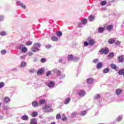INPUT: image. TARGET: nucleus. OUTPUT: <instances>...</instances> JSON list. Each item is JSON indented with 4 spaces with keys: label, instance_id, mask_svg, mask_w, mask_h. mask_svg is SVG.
Wrapping results in <instances>:
<instances>
[{
    "label": "nucleus",
    "instance_id": "13d9d810",
    "mask_svg": "<svg viewBox=\"0 0 124 124\" xmlns=\"http://www.w3.org/2000/svg\"><path fill=\"white\" fill-rule=\"evenodd\" d=\"M51 74V71H48L46 72V76H49Z\"/></svg>",
    "mask_w": 124,
    "mask_h": 124
},
{
    "label": "nucleus",
    "instance_id": "a18cd8bd",
    "mask_svg": "<svg viewBox=\"0 0 124 124\" xmlns=\"http://www.w3.org/2000/svg\"><path fill=\"white\" fill-rule=\"evenodd\" d=\"M62 118V116H61V114H58L57 115H56V119L57 120H60V119H61Z\"/></svg>",
    "mask_w": 124,
    "mask_h": 124
},
{
    "label": "nucleus",
    "instance_id": "20e7f679",
    "mask_svg": "<svg viewBox=\"0 0 124 124\" xmlns=\"http://www.w3.org/2000/svg\"><path fill=\"white\" fill-rule=\"evenodd\" d=\"M108 52H109V49H108V48H103L100 51V53L101 54V55L103 54L106 55V54H108Z\"/></svg>",
    "mask_w": 124,
    "mask_h": 124
},
{
    "label": "nucleus",
    "instance_id": "dca6fc26",
    "mask_svg": "<svg viewBox=\"0 0 124 124\" xmlns=\"http://www.w3.org/2000/svg\"><path fill=\"white\" fill-rule=\"evenodd\" d=\"M43 72H44L43 69H41L37 72V75H41L43 73Z\"/></svg>",
    "mask_w": 124,
    "mask_h": 124
},
{
    "label": "nucleus",
    "instance_id": "6e6d98bb",
    "mask_svg": "<svg viewBox=\"0 0 124 124\" xmlns=\"http://www.w3.org/2000/svg\"><path fill=\"white\" fill-rule=\"evenodd\" d=\"M4 18V16H0V21H3Z\"/></svg>",
    "mask_w": 124,
    "mask_h": 124
},
{
    "label": "nucleus",
    "instance_id": "338daca9",
    "mask_svg": "<svg viewBox=\"0 0 124 124\" xmlns=\"http://www.w3.org/2000/svg\"><path fill=\"white\" fill-rule=\"evenodd\" d=\"M32 55H33V53H32V52H30L29 53V56H32Z\"/></svg>",
    "mask_w": 124,
    "mask_h": 124
},
{
    "label": "nucleus",
    "instance_id": "052dcab7",
    "mask_svg": "<svg viewBox=\"0 0 124 124\" xmlns=\"http://www.w3.org/2000/svg\"><path fill=\"white\" fill-rule=\"evenodd\" d=\"M82 26H83V24L81 22L78 24V28H82Z\"/></svg>",
    "mask_w": 124,
    "mask_h": 124
},
{
    "label": "nucleus",
    "instance_id": "5701e85b",
    "mask_svg": "<svg viewBox=\"0 0 124 124\" xmlns=\"http://www.w3.org/2000/svg\"><path fill=\"white\" fill-rule=\"evenodd\" d=\"M31 51L32 52H38V51H39V49L36 48L34 46L31 48Z\"/></svg>",
    "mask_w": 124,
    "mask_h": 124
},
{
    "label": "nucleus",
    "instance_id": "4468645a",
    "mask_svg": "<svg viewBox=\"0 0 124 124\" xmlns=\"http://www.w3.org/2000/svg\"><path fill=\"white\" fill-rule=\"evenodd\" d=\"M81 23L83 24V25H86V24L88 23V20L86 18H83L81 20Z\"/></svg>",
    "mask_w": 124,
    "mask_h": 124
},
{
    "label": "nucleus",
    "instance_id": "412c9836",
    "mask_svg": "<svg viewBox=\"0 0 124 124\" xmlns=\"http://www.w3.org/2000/svg\"><path fill=\"white\" fill-rule=\"evenodd\" d=\"M34 46L37 49H39V48H40V47L41 46V45L39 43H36L34 44Z\"/></svg>",
    "mask_w": 124,
    "mask_h": 124
},
{
    "label": "nucleus",
    "instance_id": "1a4fd4ad",
    "mask_svg": "<svg viewBox=\"0 0 124 124\" xmlns=\"http://www.w3.org/2000/svg\"><path fill=\"white\" fill-rule=\"evenodd\" d=\"M102 65H103V64H102V62H100L98 63L96 65L97 69H100V68H101V67H102Z\"/></svg>",
    "mask_w": 124,
    "mask_h": 124
},
{
    "label": "nucleus",
    "instance_id": "09e8293b",
    "mask_svg": "<svg viewBox=\"0 0 124 124\" xmlns=\"http://www.w3.org/2000/svg\"><path fill=\"white\" fill-rule=\"evenodd\" d=\"M3 87H4V83L0 82V89H1V88H3Z\"/></svg>",
    "mask_w": 124,
    "mask_h": 124
},
{
    "label": "nucleus",
    "instance_id": "cd10ccee",
    "mask_svg": "<svg viewBox=\"0 0 124 124\" xmlns=\"http://www.w3.org/2000/svg\"><path fill=\"white\" fill-rule=\"evenodd\" d=\"M27 66V62H22L20 65V67H25V66Z\"/></svg>",
    "mask_w": 124,
    "mask_h": 124
},
{
    "label": "nucleus",
    "instance_id": "9d476101",
    "mask_svg": "<svg viewBox=\"0 0 124 124\" xmlns=\"http://www.w3.org/2000/svg\"><path fill=\"white\" fill-rule=\"evenodd\" d=\"M30 124H37V121L35 119H32L31 120Z\"/></svg>",
    "mask_w": 124,
    "mask_h": 124
},
{
    "label": "nucleus",
    "instance_id": "c85d7f7f",
    "mask_svg": "<svg viewBox=\"0 0 124 124\" xmlns=\"http://www.w3.org/2000/svg\"><path fill=\"white\" fill-rule=\"evenodd\" d=\"M107 30L108 31H112L113 30V26L109 25L107 27Z\"/></svg>",
    "mask_w": 124,
    "mask_h": 124
},
{
    "label": "nucleus",
    "instance_id": "a19ab883",
    "mask_svg": "<svg viewBox=\"0 0 124 124\" xmlns=\"http://www.w3.org/2000/svg\"><path fill=\"white\" fill-rule=\"evenodd\" d=\"M21 51L23 53H26V52H27V51H28V49L26 47H23L22 49H21Z\"/></svg>",
    "mask_w": 124,
    "mask_h": 124
},
{
    "label": "nucleus",
    "instance_id": "603ef678",
    "mask_svg": "<svg viewBox=\"0 0 124 124\" xmlns=\"http://www.w3.org/2000/svg\"><path fill=\"white\" fill-rule=\"evenodd\" d=\"M115 44H116V45H120V44H121V42L119 41H116L114 42Z\"/></svg>",
    "mask_w": 124,
    "mask_h": 124
},
{
    "label": "nucleus",
    "instance_id": "f257e3e1",
    "mask_svg": "<svg viewBox=\"0 0 124 124\" xmlns=\"http://www.w3.org/2000/svg\"><path fill=\"white\" fill-rule=\"evenodd\" d=\"M53 71L54 73L57 74V76L60 78V79H64V78H65V75L62 74L61 71H59L58 69H54Z\"/></svg>",
    "mask_w": 124,
    "mask_h": 124
},
{
    "label": "nucleus",
    "instance_id": "c756f323",
    "mask_svg": "<svg viewBox=\"0 0 124 124\" xmlns=\"http://www.w3.org/2000/svg\"><path fill=\"white\" fill-rule=\"evenodd\" d=\"M79 60H80V58L77 57V56H75L73 58V61L74 62H78V61H79Z\"/></svg>",
    "mask_w": 124,
    "mask_h": 124
},
{
    "label": "nucleus",
    "instance_id": "2eb2a0df",
    "mask_svg": "<svg viewBox=\"0 0 124 124\" xmlns=\"http://www.w3.org/2000/svg\"><path fill=\"white\" fill-rule=\"evenodd\" d=\"M9 101H10V98H9V97H5L4 98V103H8V102H9Z\"/></svg>",
    "mask_w": 124,
    "mask_h": 124
},
{
    "label": "nucleus",
    "instance_id": "ea45409f",
    "mask_svg": "<svg viewBox=\"0 0 124 124\" xmlns=\"http://www.w3.org/2000/svg\"><path fill=\"white\" fill-rule=\"evenodd\" d=\"M16 3L19 6H20L23 4V2H22L20 0H17L16 1Z\"/></svg>",
    "mask_w": 124,
    "mask_h": 124
},
{
    "label": "nucleus",
    "instance_id": "0e129e2a",
    "mask_svg": "<svg viewBox=\"0 0 124 124\" xmlns=\"http://www.w3.org/2000/svg\"><path fill=\"white\" fill-rule=\"evenodd\" d=\"M17 69L16 68H14L12 69V71H17Z\"/></svg>",
    "mask_w": 124,
    "mask_h": 124
},
{
    "label": "nucleus",
    "instance_id": "79ce46f5",
    "mask_svg": "<svg viewBox=\"0 0 124 124\" xmlns=\"http://www.w3.org/2000/svg\"><path fill=\"white\" fill-rule=\"evenodd\" d=\"M32 44V42L31 41L27 42L26 43V45L27 46H31Z\"/></svg>",
    "mask_w": 124,
    "mask_h": 124
},
{
    "label": "nucleus",
    "instance_id": "5fc2aeb1",
    "mask_svg": "<svg viewBox=\"0 0 124 124\" xmlns=\"http://www.w3.org/2000/svg\"><path fill=\"white\" fill-rule=\"evenodd\" d=\"M41 62H46V59L45 58H42L41 59Z\"/></svg>",
    "mask_w": 124,
    "mask_h": 124
},
{
    "label": "nucleus",
    "instance_id": "6ab92c4d",
    "mask_svg": "<svg viewBox=\"0 0 124 124\" xmlns=\"http://www.w3.org/2000/svg\"><path fill=\"white\" fill-rule=\"evenodd\" d=\"M32 105L33 107L36 108L37 106H38V102L36 101H33L32 103Z\"/></svg>",
    "mask_w": 124,
    "mask_h": 124
},
{
    "label": "nucleus",
    "instance_id": "473e14b6",
    "mask_svg": "<svg viewBox=\"0 0 124 124\" xmlns=\"http://www.w3.org/2000/svg\"><path fill=\"white\" fill-rule=\"evenodd\" d=\"M93 19H94V17L93 16H90L89 17V21L90 22H93Z\"/></svg>",
    "mask_w": 124,
    "mask_h": 124
},
{
    "label": "nucleus",
    "instance_id": "b1692460",
    "mask_svg": "<svg viewBox=\"0 0 124 124\" xmlns=\"http://www.w3.org/2000/svg\"><path fill=\"white\" fill-rule=\"evenodd\" d=\"M73 58H74L73 56L71 54L67 56V59L68 61H73Z\"/></svg>",
    "mask_w": 124,
    "mask_h": 124
},
{
    "label": "nucleus",
    "instance_id": "de8ad7c7",
    "mask_svg": "<svg viewBox=\"0 0 124 124\" xmlns=\"http://www.w3.org/2000/svg\"><path fill=\"white\" fill-rule=\"evenodd\" d=\"M24 47V45H20L18 46V48L19 50H22L23 47Z\"/></svg>",
    "mask_w": 124,
    "mask_h": 124
},
{
    "label": "nucleus",
    "instance_id": "72a5a7b5",
    "mask_svg": "<svg viewBox=\"0 0 124 124\" xmlns=\"http://www.w3.org/2000/svg\"><path fill=\"white\" fill-rule=\"evenodd\" d=\"M115 42V40H114V39L112 38V39H110L108 40V43L109 44H114V43Z\"/></svg>",
    "mask_w": 124,
    "mask_h": 124
},
{
    "label": "nucleus",
    "instance_id": "69168bd1",
    "mask_svg": "<svg viewBox=\"0 0 124 124\" xmlns=\"http://www.w3.org/2000/svg\"><path fill=\"white\" fill-rule=\"evenodd\" d=\"M25 58H26V56L25 55L20 56V59H25Z\"/></svg>",
    "mask_w": 124,
    "mask_h": 124
},
{
    "label": "nucleus",
    "instance_id": "ddd939ff",
    "mask_svg": "<svg viewBox=\"0 0 124 124\" xmlns=\"http://www.w3.org/2000/svg\"><path fill=\"white\" fill-rule=\"evenodd\" d=\"M122 91L123 90L121 89L116 90V93L117 95H120V94H121V93H122Z\"/></svg>",
    "mask_w": 124,
    "mask_h": 124
},
{
    "label": "nucleus",
    "instance_id": "4be33fe9",
    "mask_svg": "<svg viewBox=\"0 0 124 124\" xmlns=\"http://www.w3.org/2000/svg\"><path fill=\"white\" fill-rule=\"evenodd\" d=\"M34 46L37 49H39V48H40V47L41 46V45L39 43H36L34 44Z\"/></svg>",
    "mask_w": 124,
    "mask_h": 124
},
{
    "label": "nucleus",
    "instance_id": "8fccbe9b",
    "mask_svg": "<svg viewBox=\"0 0 124 124\" xmlns=\"http://www.w3.org/2000/svg\"><path fill=\"white\" fill-rule=\"evenodd\" d=\"M51 47L52 46H51L50 45H47L45 46V48H46V49H50V48H51Z\"/></svg>",
    "mask_w": 124,
    "mask_h": 124
},
{
    "label": "nucleus",
    "instance_id": "680f3d73",
    "mask_svg": "<svg viewBox=\"0 0 124 124\" xmlns=\"http://www.w3.org/2000/svg\"><path fill=\"white\" fill-rule=\"evenodd\" d=\"M34 69H31V70H30V72H31V73H33V72H34Z\"/></svg>",
    "mask_w": 124,
    "mask_h": 124
},
{
    "label": "nucleus",
    "instance_id": "2f4dec72",
    "mask_svg": "<svg viewBox=\"0 0 124 124\" xmlns=\"http://www.w3.org/2000/svg\"><path fill=\"white\" fill-rule=\"evenodd\" d=\"M51 40L52 41H58V40H59V38L55 36H52L51 37Z\"/></svg>",
    "mask_w": 124,
    "mask_h": 124
},
{
    "label": "nucleus",
    "instance_id": "c03bdc74",
    "mask_svg": "<svg viewBox=\"0 0 124 124\" xmlns=\"http://www.w3.org/2000/svg\"><path fill=\"white\" fill-rule=\"evenodd\" d=\"M20 6V7H22V8H23V9H26L27 8V6H26V5H25L23 3H22V4Z\"/></svg>",
    "mask_w": 124,
    "mask_h": 124
},
{
    "label": "nucleus",
    "instance_id": "774afa93",
    "mask_svg": "<svg viewBox=\"0 0 124 124\" xmlns=\"http://www.w3.org/2000/svg\"><path fill=\"white\" fill-rule=\"evenodd\" d=\"M62 62V59H60L59 60V62Z\"/></svg>",
    "mask_w": 124,
    "mask_h": 124
},
{
    "label": "nucleus",
    "instance_id": "e2e57ef3",
    "mask_svg": "<svg viewBox=\"0 0 124 124\" xmlns=\"http://www.w3.org/2000/svg\"><path fill=\"white\" fill-rule=\"evenodd\" d=\"M62 121L63 122H64V121H66V117L62 118Z\"/></svg>",
    "mask_w": 124,
    "mask_h": 124
},
{
    "label": "nucleus",
    "instance_id": "49530a36",
    "mask_svg": "<svg viewBox=\"0 0 124 124\" xmlns=\"http://www.w3.org/2000/svg\"><path fill=\"white\" fill-rule=\"evenodd\" d=\"M99 61V60H98V59H95L93 60V63H97V62H98Z\"/></svg>",
    "mask_w": 124,
    "mask_h": 124
},
{
    "label": "nucleus",
    "instance_id": "c9c22d12",
    "mask_svg": "<svg viewBox=\"0 0 124 124\" xmlns=\"http://www.w3.org/2000/svg\"><path fill=\"white\" fill-rule=\"evenodd\" d=\"M114 52L109 53V54L108 55V59H111V58H113L114 57Z\"/></svg>",
    "mask_w": 124,
    "mask_h": 124
},
{
    "label": "nucleus",
    "instance_id": "7ed1b4c3",
    "mask_svg": "<svg viewBox=\"0 0 124 124\" xmlns=\"http://www.w3.org/2000/svg\"><path fill=\"white\" fill-rule=\"evenodd\" d=\"M87 41L90 46H93L94 44V40L91 37H88Z\"/></svg>",
    "mask_w": 124,
    "mask_h": 124
},
{
    "label": "nucleus",
    "instance_id": "4c0bfd02",
    "mask_svg": "<svg viewBox=\"0 0 124 124\" xmlns=\"http://www.w3.org/2000/svg\"><path fill=\"white\" fill-rule=\"evenodd\" d=\"M94 99H99L100 98V95L99 94H97L94 96Z\"/></svg>",
    "mask_w": 124,
    "mask_h": 124
},
{
    "label": "nucleus",
    "instance_id": "393cba45",
    "mask_svg": "<svg viewBox=\"0 0 124 124\" xmlns=\"http://www.w3.org/2000/svg\"><path fill=\"white\" fill-rule=\"evenodd\" d=\"M119 75H124V69L120 70L118 72Z\"/></svg>",
    "mask_w": 124,
    "mask_h": 124
},
{
    "label": "nucleus",
    "instance_id": "f704fd0d",
    "mask_svg": "<svg viewBox=\"0 0 124 124\" xmlns=\"http://www.w3.org/2000/svg\"><path fill=\"white\" fill-rule=\"evenodd\" d=\"M37 115H38V113H37V112H36V111H34V112H33L32 113V114H31V116H32V117H36V116H37Z\"/></svg>",
    "mask_w": 124,
    "mask_h": 124
},
{
    "label": "nucleus",
    "instance_id": "9b49d317",
    "mask_svg": "<svg viewBox=\"0 0 124 124\" xmlns=\"http://www.w3.org/2000/svg\"><path fill=\"white\" fill-rule=\"evenodd\" d=\"M98 31L100 32V33H102L103 31H104V28L102 27H100L98 29Z\"/></svg>",
    "mask_w": 124,
    "mask_h": 124
},
{
    "label": "nucleus",
    "instance_id": "f03ea898",
    "mask_svg": "<svg viewBox=\"0 0 124 124\" xmlns=\"http://www.w3.org/2000/svg\"><path fill=\"white\" fill-rule=\"evenodd\" d=\"M45 112H52V109L51 105H46L45 107H44Z\"/></svg>",
    "mask_w": 124,
    "mask_h": 124
},
{
    "label": "nucleus",
    "instance_id": "423d86ee",
    "mask_svg": "<svg viewBox=\"0 0 124 124\" xmlns=\"http://www.w3.org/2000/svg\"><path fill=\"white\" fill-rule=\"evenodd\" d=\"M85 94H86V92L83 90H80L78 92V95H79V96H80V97H83L85 96Z\"/></svg>",
    "mask_w": 124,
    "mask_h": 124
},
{
    "label": "nucleus",
    "instance_id": "6e6552de",
    "mask_svg": "<svg viewBox=\"0 0 124 124\" xmlns=\"http://www.w3.org/2000/svg\"><path fill=\"white\" fill-rule=\"evenodd\" d=\"M118 60L119 62H124V55L120 56L118 57Z\"/></svg>",
    "mask_w": 124,
    "mask_h": 124
},
{
    "label": "nucleus",
    "instance_id": "7c9ffc66",
    "mask_svg": "<svg viewBox=\"0 0 124 124\" xmlns=\"http://www.w3.org/2000/svg\"><path fill=\"white\" fill-rule=\"evenodd\" d=\"M56 35H57V36L60 37L62 35V33L61 31H56Z\"/></svg>",
    "mask_w": 124,
    "mask_h": 124
},
{
    "label": "nucleus",
    "instance_id": "3c124183",
    "mask_svg": "<svg viewBox=\"0 0 124 124\" xmlns=\"http://www.w3.org/2000/svg\"><path fill=\"white\" fill-rule=\"evenodd\" d=\"M1 54L2 55H4V54H6V50H2L1 51Z\"/></svg>",
    "mask_w": 124,
    "mask_h": 124
},
{
    "label": "nucleus",
    "instance_id": "aec40b11",
    "mask_svg": "<svg viewBox=\"0 0 124 124\" xmlns=\"http://www.w3.org/2000/svg\"><path fill=\"white\" fill-rule=\"evenodd\" d=\"M123 117H124V116H123V115H120V116H118V117L116 119V121L117 122H121V121H122V120H123Z\"/></svg>",
    "mask_w": 124,
    "mask_h": 124
},
{
    "label": "nucleus",
    "instance_id": "864d4df0",
    "mask_svg": "<svg viewBox=\"0 0 124 124\" xmlns=\"http://www.w3.org/2000/svg\"><path fill=\"white\" fill-rule=\"evenodd\" d=\"M77 115V112H73V113H72V117L73 118H74V117H75V116H76Z\"/></svg>",
    "mask_w": 124,
    "mask_h": 124
},
{
    "label": "nucleus",
    "instance_id": "f3484780",
    "mask_svg": "<svg viewBox=\"0 0 124 124\" xmlns=\"http://www.w3.org/2000/svg\"><path fill=\"white\" fill-rule=\"evenodd\" d=\"M21 119L23 121H28V120H29V117L27 115H25L22 116Z\"/></svg>",
    "mask_w": 124,
    "mask_h": 124
},
{
    "label": "nucleus",
    "instance_id": "39448f33",
    "mask_svg": "<svg viewBox=\"0 0 124 124\" xmlns=\"http://www.w3.org/2000/svg\"><path fill=\"white\" fill-rule=\"evenodd\" d=\"M110 67L112 69H114L115 70V71H119V67L117 66V65H116V64H114V63H112L110 64Z\"/></svg>",
    "mask_w": 124,
    "mask_h": 124
},
{
    "label": "nucleus",
    "instance_id": "37998d69",
    "mask_svg": "<svg viewBox=\"0 0 124 124\" xmlns=\"http://www.w3.org/2000/svg\"><path fill=\"white\" fill-rule=\"evenodd\" d=\"M0 34L1 36H4V35H6V32L5 31H1L0 32Z\"/></svg>",
    "mask_w": 124,
    "mask_h": 124
},
{
    "label": "nucleus",
    "instance_id": "e433bc0d",
    "mask_svg": "<svg viewBox=\"0 0 124 124\" xmlns=\"http://www.w3.org/2000/svg\"><path fill=\"white\" fill-rule=\"evenodd\" d=\"M87 114V111L86 110H84L81 111L80 113V116H85Z\"/></svg>",
    "mask_w": 124,
    "mask_h": 124
},
{
    "label": "nucleus",
    "instance_id": "a211bd4d",
    "mask_svg": "<svg viewBox=\"0 0 124 124\" xmlns=\"http://www.w3.org/2000/svg\"><path fill=\"white\" fill-rule=\"evenodd\" d=\"M109 70L110 69H109V68H105L103 71V73H104V74H106L108 73V72H109Z\"/></svg>",
    "mask_w": 124,
    "mask_h": 124
},
{
    "label": "nucleus",
    "instance_id": "58836bf2",
    "mask_svg": "<svg viewBox=\"0 0 124 124\" xmlns=\"http://www.w3.org/2000/svg\"><path fill=\"white\" fill-rule=\"evenodd\" d=\"M106 3H107V1L106 0H103L101 2V5L104 6V5H106Z\"/></svg>",
    "mask_w": 124,
    "mask_h": 124
},
{
    "label": "nucleus",
    "instance_id": "0eeeda50",
    "mask_svg": "<svg viewBox=\"0 0 124 124\" xmlns=\"http://www.w3.org/2000/svg\"><path fill=\"white\" fill-rule=\"evenodd\" d=\"M47 86H48V88L52 89V88H54V87H55V83L54 82V81H50L47 84Z\"/></svg>",
    "mask_w": 124,
    "mask_h": 124
},
{
    "label": "nucleus",
    "instance_id": "bf43d9fd",
    "mask_svg": "<svg viewBox=\"0 0 124 124\" xmlns=\"http://www.w3.org/2000/svg\"><path fill=\"white\" fill-rule=\"evenodd\" d=\"M4 109H5V110H9V107L7 106H5L4 107Z\"/></svg>",
    "mask_w": 124,
    "mask_h": 124
},
{
    "label": "nucleus",
    "instance_id": "a878e982",
    "mask_svg": "<svg viewBox=\"0 0 124 124\" xmlns=\"http://www.w3.org/2000/svg\"><path fill=\"white\" fill-rule=\"evenodd\" d=\"M45 102H46V101L45 99H41L39 101V103L41 105L44 104V103H45Z\"/></svg>",
    "mask_w": 124,
    "mask_h": 124
},
{
    "label": "nucleus",
    "instance_id": "f8f14e48",
    "mask_svg": "<svg viewBox=\"0 0 124 124\" xmlns=\"http://www.w3.org/2000/svg\"><path fill=\"white\" fill-rule=\"evenodd\" d=\"M87 82V84H89L90 85V84H92L93 82V78H88Z\"/></svg>",
    "mask_w": 124,
    "mask_h": 124
},
{
    "label": "nucleus",
    "instance_id": "bb28decb",
    "mask_svg": "<svg viewBox=\"0 0 124 124\" xmlns=\"http://www.w3.org/2000/svg\"><path fill=\"white\" fill-rule=\"evenodd\" d=\"M70 102V98H67L65 99L64 104H68Z\"/></svg>",
    "mask_w": 124,
    "mask_h": 124
},
{
    "label": "nucleus",
    "instance_id": "4d7b16f0",
    "mask_svg": "<svg viewBox=\"0 0 124 124\" xmlns=\"http://www.w3.org/2000/svg\"><path fill=\"white\" fill-rule=\"evenodd\" d=\"M88 45H89V42H84V46H88Z\"/></svg>",
    "mask_w": 124,
    "mask_h": 124
}]
</instances>
